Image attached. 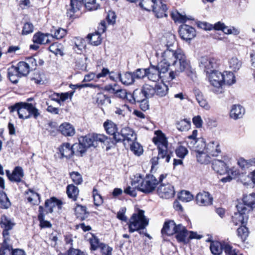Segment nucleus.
<instances>
[{
	"instance_id": "nucleus-1",
	"label": "nucleus",
	"mask_w": 255,
	"mask_h": 255,
	"mask_svg": "<svg viewBox=\"0 0 255 255\" xmlns=\"http://www.w3.org/2000/svg\"><path fill=\"white\" fill-rule=\"evenodd\" d=\"M175 37L172 34H168L165 37V41L163 42L164 49L161 52L162 57H165V59L173 61L176 59L179 60V64L175 72H171L170 76L173 78L175 74L179 72H186L187 74L192 73L190 61L187 59L184 53L181 50H176L175 46Z\"/></svg>"
},
{
	"instance_id": "nucleus-2",
	"label": "nucleus",
	"mask_w": 255,
	"mask_h": 255,
	"mask_svg": "<svg viewBox=\"0 0 255 255\" xmlns=\"http://www.w3.org/2000/svg\"><path fill=\"white\" fill-rule=\"evenodd\" d=\"M30 67L28 63L19 61L16 65H12L7 69V77L12 83H17L19 78L26 76L29 73Z\"/></svg>"
},
{
	"instance_id": "nucleus-3",
	"label": "nucleus",
	"mask_w": 255,
	"mask_h": 255,
	"mask_svg": "<svg viewBox=\"0 0 255 255\" xmlns=\"http://www.w3.org/2000/svg\"><path fill=\"white\" fill-rule=\"evenodd\" d=\"M144 213L143 210H139L137 213L132 214L128 223L129 233H133L139 229H145L148 225V220Z\"/></svg>"
},
{
	"instance_id": "nucleus-4",
	"label": "nucleus",
	"mask_w": 255,
	"mask_h": 255,
	"mask_svg": "<svg viewBox=\"0 0 255 255\" xmlns=\"http://www.w3.org/2000/svg\"><path fill=\"white\" fill-rule=\"evenodd\" d=\"M158 185L157 179L151 174H147L141 182L137 185V189L145 194H148L155 190Z\"/></svg>"
},
{
	"instance_id": "nucleus-5",
	"label": "nucleus",
	"mask_w": 255,
	"mask_h": 255,
	"mask_svg": "<svg viewBox=\"0 0 255 255\" xmlns=\"http://www.w3.org/2000/svg\"><path fill=\"white\" fill-rule=\"evenodd\" d=\"M82 143L87 147H96L99 142L104 143L108 138L104 134L89 133L80 137Z\"/></svg>"
},
{
	"instance_id": "nucleus-6",
	"label": "nucleus",
	"mask_w": 255,
	"mask_h": 255,
	"mask_svg": "<svg viewBox=\"0 0 255 255\" xmlns=\"http://www.w3.org/2000/svg\"><path fill=\"white\" fill-rule=\"evenodd\" d=\"M237 212L234 213L232 216V221L235 225L241 224L246 225L248 220V213L250 210L243 203H239L236 205Z\"/></svg>"
},
{
	"instance_id": "nucleus-7",
	"label": "nucleus",
	"mask_w": 255,
	"mask_h": 255,
	"mask_svg": "<svg viewBox=\"0 0 255 255\" xmlns=\"http://www.w3.org/2000/svg\"><path fill=\"white\" fill-rule=\"evenodd\" d=\"M219 65L218 60L212 56H203L199 59V66L206 74L214 71Z\"/></svg>"
},
{
	"instance_id": "nucleus-8",
	"label": "nucleus",
	"mask_w": 255,
	"mask_h": 255,
	"mask_svg": "<svg viewBox=\"0 0 255 255\" xmlns=\"http://www.w3.org/2000/svg\"><path fill=\"white\" fill-rule=\"evenodd\" d=\"M163 58V60L161 61L157 66L160 73L161 75L162 74L165 73L169 69V67L170 66H172L174 67V69L173 70L172 68L171 69V71L169 73V77L168 79L170 80H172L175 78L176 76L179 75V74L181 72H179L178 73H175L174 77L172 78V77L170 76V73L171 72H175L176 69L177 68L178 65L179 64V60L176 59V60H173V61L167 60L165 59V57H162Z\"/></svg>"
},
{
	"instance_id": "nucleus-9",
	"label": "nucleus",
	"mask_w": 255,
	"mask_h": 255,
	"mask_svg": "<svg viewBox=\"0 0 255 255\" xmlns=\"http://www.w3.org/2000/svg\"><path fill=\"white\" fill-rule=\"evenodd\" d=\"M136 139V135L132 129L128 127H125L121 129L115 135V141L116 142H123L125 140L134 141Z\"/></svg>"
},
{
	"instance_id": "nucleus-10",
	"label": "nucleus",
	"mask_w": 255,
	"mask_h": 255,
	"mask_svg": "<svg viewBox=\"0 0 255 255\" xmlns=\"http://www.w3.org/2000/svg\"><path fill=\"white\" fill-rule=\"evenodd\" d=\"M160 134L153 138V142L157 146V149L159 150V155L163 157L165 152L173 154V151L168 149V141L164 134L160 131Z\"/></svg>"
},
{
	"instance_id": "nucleus-11",
	"label": "nucleus",
	"mask_w": 255,
	"mask_h": 255,
	"mask_svg": "<svg viewBox=\"0 0 255 255\" xmlns=\"http://www.w3.org/2000/svg\"><path fill=\"white\" fill-rule=\"evenodd\" d=\"M28 105L27 102H18L8 107L10 113L16 112L20 119H27Z\"/></svg>"
},
{
	"instance_id": "nucleus-12",
	"label": "nucleus",
	"mask_w": 255,
	"mask_h": 255,
	"mask_svg": "<svg viewBox=\"0 0 255 255\" xmlns=\"http://www.w3.org/2000/svg\"><path fill=\"white\" fill-rule=\"evenodd\" d=\"M15 224L6 215H2L0 219V227L2 229V237L3 239L10 240L9 231L11 230Z\"/></svg>"
},
{
	"instance_id": "nucleus-13",
	"label": "nucleus",
	"mask_w": 255,
	"mask_h": 255,
	"mask_svg": "<svg viewBox=\"0 0 255 255\" xmlns=\"http://www.w3.org/2000/svg\"><path fill=\"white\" fill-rule=\"evenodd\" d=\"M178 32L181 38L186 41H190L196 36L195 28L187 24L181 25Z\"/></svg>"
},
{
	"instance_id": "nucleus-14",
	"label": "nucleus",
	"mask_w": 255,
	"mask_h": 255,
	"mask_svg": "<svg viewBox=\"0 0 255 255\" xmlns=\"http://www.w3.org/2000/svg\"><path fill=\"white\" fill-rule=\"evenodd\" d=\"M158 195L162 198L169 199L175 195L174 187L169 184L161 183L157 190Z\"/></svg>"
},
{
	"instance_id": "nucleus-15",
	"label": "nucleus",
	"mask_w": 255,
	"mask_h": 255,
	"mask_svg": "<svg viewBox=\"0 0 255 255\" xmlns=\"http://www.w3.org/2000/svg\"><path fill=\"white\" fill-rule=\"evenodd\" d=\"M52 41V34L48 33H43L38 31L35 33L32 37L33 43L37 44L45 45L50 43Z\"/></svg>"
},
{
	"instance_id": "nucleus-16",
	"label": "nucleus",
	"mask_w": 255,
	"mask_h": 255,
	"mask_svg": "<svg viewBox=\"0 0 255 255\" xmlns=\"http://www.w3.org/2000/svg\"><path fill=\"white\" fill-rule=\"evenodd\" d=\"M5 173L8 179L11 182L16 183L21 182L22 178L24 176L23 170L20 166H16L11 173L8 170H6Z\"/></svg>"
},
{
	"instance_id": "nucleus-17",
	"label": "nucleus",
	"mask_w": 255,
	"mask_h": 255,
	"mask_svg": "<svg viewBox=\"0 0 255 255\" xmlns=\"http://www.w3.org/2000/svg\"><path fill=\"white\" fill-rule=\"evenodd\" d=\"M211 84L214 87H220L223 85L224 74L215 69L214 71L206 74Z\"/></svg>"
},
{
	"instance_id": "nucleus-18",
	"label": "nucleus",
	"mask_w": 255,
	"mask_h": 255,
	"mask_svg": "<svg viewBox=\"0 0 255 255\" xmlns=\"http://www.w3.org/2000/svg\"><path fill=\"white\" fill-rule=\"evenodd\" d=\"M196 203L203 206H206L212 204L213 198L208 192L203 191L198 193L196 196Z\"/></svg>"
},
{
	"instance_id": "nucleus-19",
	"label": "nucleus",
	"mask_w": 255,
	"mask_h": 255,
	"mask_svg": "<svg viewBox=\"0 0 255 255\" xmlns=\"http://www.w3.org/2000/svg\"><path fill=\"white\" fill-rule=\"evenodd\" d=\"M202 144L205 147L204 150L212 156H217L221 153L220 144L218 141L210 142L206 146L204 142L201 140Z\"/></svg>"
},
{
	"instance_id": "nucleus-20",
	"label": "nucleus",
	"mask_w": 255,
	"mask_h": 255,
	"mask_svg": "<svg viewBox=\"0 0 255 255\" xmlns=\"http://www.w3.org/2000/svg\"><path fill=\"white\" fill-rule=\"evenodd\" d=\"M152 10L157 18L167 16L166 13L167 10V6L162 3L161 0H155V5Z\"/></svg>"
},
{
	"instance_id": "nucleus-21",
	"label": "nucleus",
	"mask_w": 255,
	"mask_h": 255,
	"mask_svg": "<svg viewBox=\"0 0 255 255\" xmlns=\"http://www.w3.org/2000/svg\"><path fill=\"white\" fill-rule=\"evenodd\" d=\"M62 202L61 201L57 199L56 197H53L49 199H47L45 202V207L46 209L44 210L46 214L53 212V208L57 206L58 209H61Z\"/></svg>"
},
{
	"instance_id": "nucleus-22",
	"label": "nucleus",
	"mask_w": 255,
	"mask_h": 255,
	"mask_svg": "<svg viewBox=\"0 0 255 255\" xmlns=\"http://www.w3.org/2000/svg\"><path fill=\"white\" fill-rule=\"evenodd\" d=\"M177 227L178 225H176L173 220L165 221L161 230V233L168 236H172L175 234Z\"/></svg>"
},
{
	"instance_id": "nucleus-23",
	"label": "nucleus",
	"mask_w": 255,
	"mask_h": 255,
	"mask_svg": "<svg viewBox=\"0 0 255 255\" xmlns=\"http://www.w3.org/2000/svg\"><path fill=\"white\" fill-rule=\"evenodd\" d=\"M213 169L220 175H224L229 173L228 167L226 164L221 160L214 159L212 161Z\"/></svg>"
},
{
	"instance_id": "nucleus-24",
	"label": "nucleus",
	"mask_w": 255,
	"mask_h": 255,
	"mask_svg": "<svg viewBox=\"0 0 255 255\" xmlns=\"http://www.w3.org/2000/svg\"><path fill=\"white\" fill-rule=\"evenodd\" d=\"M175 238L179 243H186V239L188 235V231L182 224H178L176 230Z\"/></svg>"
},
{
	"instance_id": "nucleus-25",
	"label": "nucleus",
	"mask_w": 255,
	"mask_h": 255,
	"mask_svg": "<svg viewBox=\"0 0 255 255\" xmlns=\"http://www.w3.org/2000/svg\"><path fill=\"white\" fill-rule=\"evenodd\" d=\"M59 151L62 157L70 158L74 153L73 145L71 146L69 143H63L59 147Z\"/></svg>"
},
{
	"instance_id": "nucleus-26",
	"label": "nucleus",
	"mask_w": 255,
	"mask_h": 255,
	"mask_svg": "<svg viewBox=\"0 0 255 255\" xmlns=\"http://www.w3.org/2000/svg\"><path fill=\"white\" fill-rule=\"evenodd\" d=\"M245 113V108L240 105H233L230 111V117L234 120L242 118Z\"/></svg>"
},
{
	"instance_id": "nucleus-27",
	"label": "nucleus",
	"mask_w": 255,
	"mask_h": 255,
	"mask_svg": "<svg viewBox=\"0 0 255 255\" xmlns=\"http://www.w3.org/2000/svg\"><path fill=\"white\" fill-rule=\"evenodd\" d=\"M59 131L64 136H72L74 135L75 129L70 124L65 123L59 127Z\"/></svg>"
},
{
	"instance_id": "nucleus-28",
	"label": "nucleus",
	"mask_w": 255,
	"mask_h": 255,
	"mask_svg": "<svg viewBox=\"0 0 255 255\" xmlns=\"http://www.w3.org/2000/svg\"><path fill=\"white\" fill-rule=\"evenodd\" d=\"M39 214L38 215V220L39 221V226L40 228H50L52 224L50 222L44 220V216L46 214L44 213V209L42 206L39 207Z\"/></svg>"
},
{
	"instance_id": "nucleus-29",
	"label": "nucleus",
	"mask_w": 255,
	"mask_h": 255,
	"mask_svg": "<svg viewBox=\"0 0 255 255\" xmlns=\"http://www.w3.org/2000/svg\"><path fill=\"white\" fill-rule=\"evenodd\" d=\"M104 127L108 134L113 135L115 140V135L118 132L117 125L112 121L107 120L104 123Z\"/></svg>"
},
{
	"instance_id": "nucleus-30",
	"label": "nucleus",
	"mask_w": 255,
	"mask_h": 255,
	"mask_svg": "<svg viewBox=\"0 0 255 255\" xmlns=\"http://www.w3.org/2000/svg\"><path fill=\"white\" fill-rule=\"evenodd\" d=\"M224 243H220L217 241H212L210 246L211 253L214 255H220L224 250Z\"/></svg>"
},
{
	"instance_id": "nucleus-31",
	"label": "nucleus",
	"mask_w": 255,
	"mask_h": 255,
	"mask_svg": "<svg viewBox=\"0 0 255 255\" xmlns=\"http://www.w3.org/2000/svg\"><path fill=\"white\" fill-rule=\"evenodd\" d=\"M117 76V78L125 85L132 84L135 81L132 72H127L123 75L119 73Z\"/></svg>"
},
{
	"instance_id": "nucleus-32",
	"label": "nucleus",
	"mask_w": 255,
	"mask_h": 255,
	"mask_svg": "<svg viewBox=\"0 0 255 255\" xmlns=\"http://www.w3.org/2000/svg\"><path fill=\"white\" fill-rule=\"evenodd\" d=\"M173 156V154H170L169 153L164 152V153L163 154V157H161L159 155V150H158V156L152 157L150 160V162L151 164V170H152L155 166L158 164V160L159 159H165V162L168 163L170 158Z\"/></svg>"
},
{
	"instance_id": "nucleus-33",
	"label": "nucleus",
	"mask_w": 255,
	"mask_h": 255,
	"mask_svg": "<svg viewBox=\"0 0 255 255\" xmlns=\"http://www.w3.org/2000/svg\"><path fill=\"white\" fill-rule=\"evenodd\" d=\"M76 218L80 221H82L88 217L89 212L87 211V208L85 206L77 205L75 208Z\"/></svg>"
},
{
	"instance_id": "nucleus-34",
	"label": "nucleus",
	"mask_w": 255,
	"mask_h": 255,
	"mask_svg": "<svg viewBox=\"0 0 255 255\" xmlns=\"http://www.w3.org/2000/svg\"><path fill=\"white\" fill-rule=\"evenodd\" d=\"M196 158L198 162L201 164H208L211 161V156L204 149L203 151H196Z\"/></svg>"
},
{
	"instance_id": "nucleus-35",
	"label": "nucleus",
	"mask_w": 255,
	"mask_h": 255,
	"mask_svg": "<svg viewBox=\"0 0 255 255\" xmlns=\"http://www.w3.org/2000/svg\"><path fill=\"white\" fill-rule=\"evenodd\" d=\"M243 205L248 206L250 211L255 208V193H252L249 195H244L243 198Z\"/></svg>"
},
{
	"instance_id": "nucleus-36",
	"label": "nucleus",
	"mask_w": 255,
	"mask_h": 255,
	"mask_svg": "<svg viewBox=\"0 0 255 255\" xmlns=\"http://www.w3.org/2000/svg\"><path fill=\"white\" fill-rule=\"evenodd\" d=\"M129 97L132 99H129L130 103L133 104L135 102L141 101L142 100L146 98L142 92V89H136L134 90L132 94L129 95Z\"/></svg>"
},
{
	"instance_id": "nucleus-37",
	"label": "nucleus",
	"mask_w": 255,
	"mask_h": 255,
	"mask_svg": "<svg viewBox=\"0 0 255 255\" xmlns=\"http://www.w3.org/2000/svg\"><path fill=\"white\" fill-rule=\"evenodd\" d=\"M9 240L3 239L0 248V255H12L13 249L12 246L8 244Z\"/></svg>"
},
{
	"instance_id": "nucleus-38",
	"label": "nucleus",
	"mask_w": 255,
	"mask_h": 255,
	"mask_svg": "<svg viewBox=\"0 0 255 255\" xmlns=\"http://www.w3.org/2000/svg\"><path fill=\"white\" fill-rule=\"evenodd\" d=\"M49 50L55 55H59L61 56L64 55V47L62 44L58 42H53L48 47Z\"/></svg>"
},
{
	"instance_id": "nucleus-39",
	"label": "nucleus",
	"mask_w": 255,
	"mask_h": 255,
	"mask_svg": "<svg viewBox=\"0 0 255 255\" xmlns=\"http://www.w3.org/2000/svg\"><path fill=\"white\" fill-rule=\"evenodd\" d=\"M154 88L155 95L161 97L165 96L168 90L167 86L163 83H155Z\"/></svg>"
},
{
	"instance_id": "nucleus-40",
	"label": "nucleus",
	"mask_w": 255,
	"mask_h": 255,
	"mask_svg": "<svg viewBox=\"0 0 255 255\" xmlns=\"http://www.w3.org/2000/svg\"><path fill=\"white\" fill-rule=\"evenodd\" d=\"M155 84L154 85L144 84L142 86V92L146 98H150L155 95Z\"/></svg>"
},
{
	"instance_id": "nucleus-41",
	"label": "nucleus",
	"mask_w": 255,
	"mask_h": 255,
	"mask_svg": "<svg viewBox=\"0 0 255 255\" xmlns=\"http://www.w3.org/2000/svg\"><path fill=\"white\" fill-rule=\"evenodd\" d=\"M66 192L68 197L74 201H76L79 194V189L77 186L73 184L68 185L67 186Z\"/></svg>"
},
{
	"instance_id": "nucleus-42",
	"label": "nucleus",
	"mask_w": 255,
	"mask_h": 255,
	"mask_svg": "<svg viewBox=\"0 0 255 255\" xmlns=\"http://www.w3.org/2000/svg\"><path fill=\"white\" fill-rule=\"evenodd\" d=\"M83 3V0H71L70 6L71 7L67 10V13H69L70 16L72 15L71 13H74L77 10H80Z\"/></svg>"
},
{
	"instance_id": "nucleus-43",
	"label": "nucleus",
	"mask_w": 255,
	"mask_h": 255,
	"mask_svg": "<svg viewBox=\"0 0 255 255\" xmlns=\"http://www.w3.org/2000/svg\"><path fill=\"white\" fill-rule=\"evenodd\" d=\"M230 68L234 72L238 71L242 67V62L236 57H233L229 61Z\"/></svg>"
},
{
	"instance_id": "nucleus-44",
	"label": "nucleus",
	"mask_w": 255,
	"mask_h": 255,
	"mask_svg": "<svg viewBox=\"0 0 255 255\" xmlns=\"http://www.w3.org/2000/svg\"><path fill=\"white\" fill-rule=\"evenodd\" d=\"M96 103L98 106L108 105L111 103V100L108 96L98 93L96 97Z\"/></svg>"
},
{
	"instance_id": "nucleus-45",
	"label": "nucleus",
	"mask_w": 255,
	"mask_h": 255,
	"mask_svg": "<svg viewBox=\"0 0 255 255\" xmlns=\"http://www.w3.org/2000/svg\"><path fill=\"white\" fill-rule=\"evenodd\" d=\"M87 38L91 45L95 46L100 45L102 41L101 35L96 32L95 33L89 34L87 36Z\"/></svg>"
},
{
	"instance_id": "nucleus-46",
	"label": "nucleus",
	"mask_w": 255,
	"mask_h": 255,
	"mask_svg": "<svg viewBox=\"0 0 255 255\" xmlns=\"http://www.w3.org/2000/svg\"><path fill=\"white\" fill-rule=\"evenodd\" d=\"M75 45L73 49L77 53H80L82 50L85 48L86 42L85 40L80 37H77L75 39Z\"/></svg>"
},
{
	"instance_id": "nucleus-47",
	"label": "nucleus",
	"mask_w": 255,
	"mask_h": 255,
	"mask_svg": "<svg viewBox=\"0 0 255 255\" xmlns=\"http://www.w3.org/2000/svg\"><path fill=\"white\" fill-rule=\"evenodd\" d=\"M155 0H139L138 5L143 9L150 11L155 5Z\"/></svg>"
},
{
	"instance_id": "nucleus-48",
	"label": "nucleus",
	"mask_w": 255,
	"mask_h": 255,
	"mask_svg": "<svg viewBox=\"0 0 255 255\" xmlns=\"http://www.w3.org/2000/svg\"><path fill=\"white\" fill-rule=\"evenodd\" d=\"M73 148L74 151L75 149H76L75 154L80 156H82L88 149V147H86L83 143H82V140L80 138L79 139V142L78 143L73 144Z\"/></svg>"
},
{
	"instance_id": "nucleus-49",
	"label": "nucleus",
	"mask_w": 255,
	"mask_h": 255,
	"mask_svg": "<svg viewBox=\"0 0 255 255\" xmlns=\"http://www.w3.org/2000/svg\"><path fill=\"white\" fill-rule=\"evenodd\" d=\"M92 238L89 239V243L90 244V250L92 251H96L100 248L101 243L99 239L94 234L91 233Z\"/></svg>"
},
{
	"instance_id": "nucleus-50",
	"label": "nucleus",
	"mask_w": 255,
	"mask_h": 255,
	"mask_svg": "<svg viewBox=\"0 0 255 255\" xmlns=\"http://www.w3.org/2000/svg\"><path fill=\"white\" fill-rule=\"evenodd\" d=\"M28 115L27 116V119L31 117H33L35 119H37L40 116L39 110L31 103H28Z\"/></svg>"
},
{
	"instance_id": "nucleus-51",
	"label": "nucleus",
	"mask_w": 255,
	"mask_h": 255,
	"mask_svg": "<svg viewBox=\"0 0 255 255\" xmlns=\"http://www.w3.org/2000/svg\"><path fill=\"white\" fill-rule=\"evenodd\" d=\"M177 128L180 131H186L189 129L191 125L190 121L184 119L176 123Z\"/></svg>"
},
{
	"instance_id": "nucleus-52",
	"label": "nucleus",
	"mask_w": 255,
	"mask_h": 255,
	"mask_svg": "<svg viewBox=\"0 0 255 255\" xmlns=\"http://www.w3.org/2000/svg\"><path fill=\"white\" fill-rule=\"evenodd\" d=\"M10 205V202L7 197L6 193L0 191V208L7 209Z\"/></svg>"
},
{
	"instance_id": "nucleus-53",
	"label": "nucleus",
	"mask_w": 255,
	"mask_h": 255,
	"mask_svg": "<svg viewBox=\"0 0 255 255\" xmlns=\"http://www.w3.org/2000/svg\"><path fill=\"white\" fill-rule=\"evenodd\" d=\"M223 74V84L231 85L235 82V76L232 72H225Z\"/></svg>"
},
{
	"instance_id": "nucleus-54",
	"label": "nucleus",
	"mask_w": 255,
	"mask_h": 255,
	"mask_svg": "<svg viewBox=\"0 0 255 255\" xmlns=\"http://www.w3.org/2000/svg\"><path fill=\"white\" fill-rule=\"evenodd\" d=\"M178 198L179 200L184 202H188L193 199V196L190 192L185 190L181 191L178 195Z\"/></svg>"
},
{
	"instance_id": "nucleus-55",
	"label": "nucleus",
	"mask_w": 255,
	"mask_h": 255,
	"mask_svg": "<svg viewBox=\"0 0 255 255\" xmlns=\"http://www.w3.org/2000/svg\"><path fill=\"white\" fill-rule=\"evenodd\" d=\"M238 235L244 242L249 236V232L246 225H242L237 230Z\"/></svg>"
},
{
	"instance_id": "nucleus-56",
	"label": "nucleus",
	"mask_w": 255,
	"mask_h": 255,
	"mask_svg": "<svg viewBox=\"0 0 255 255\" xmlns=\"http://www.w3.org/2000/svg\"><path fill=\"white\" fill-rule=\"evenodd\" d=\"M132 143L130 144V150L134 154L140 156L143 153V148L138 142L131 141Z\"/></svg>"
},
{
	"instance_id": "nucleus-57",
	"label": "nucleus",
	"mask_w": 255,
	"mask_h": 255,
	"mask_svg": "<svg viewBox=\"0 0 255 255\" xmlns=\"http://www.w3.org/2000/svg\"><path fill=\"white\" fill-rule=\"evenodd\" d=\"M28 191L32 193V197H28L27 198L28 201L33 205L38 204L40 203V195L31 189H29Z\"/></svg>"
},
{
	"instance_id": "nucleus-58",
	"label": "nucleus",
	"mask_w": 255,
	"mask_h": 255,
	"mask_svg": "<svg viewBox=\"0 0 255 255\" xmlns=\"http://www.w3.org/2000/svg\"><path fill=\"white\" fill-rule=\"evenodd\" d=\"M224 252L226 255H242L238 250L234 249L229 244L224 243Z\"/></svg>"
},
{
	"instance_id": "nucleus-59",
	"label": "nucleus",
	"mask_w": 255,
	"mask_h": 255,
	"mask_svg": "<svg viewBox=\"0 0 255 255\" xmlns=\"http://www.w3.org/2000/svg\"><path fill=\"white\" fill-rule=\"evenodd\" d=\"M172 17L175 22H179L180 23H184L187 20L192 19L190 17H188L186 15H183L178 12L176 13H172Z\"/></svg>"
},
{
	"instance_id": "nucleus-60",
	"label": "nucleus",
	"mask_w": 255,
	"mask_h": 255,
	"mask_svg": "<svg viewBox=\"0 0 255 255\" xmlns=\"http://www.w3.org/2000/svg\"><path fill=\"white\" fill-rule=\"evenodd\" d=\"M70 176L73 182L77 185L81 184L83 182L82 175L78 172L73 171L70 173Z\"/></svg>"
},
{
	"instance_id": "nucleus-61",
	"label": "nucleus",
	"mask_w": 255,
	"mask_h": 255,
	"mask_svg": "<svg viewBox=\"0 0 255 255\" xmlns=\"http://www.w3.org/2000/svg\"><path fill=\"white\" fill-rule=\"evenodd\" d=\"M133 73V77L134 79H142L145 77H146L147 71L146 68H138L136 69Z\"/></svg>"
},
{
	"instance_id": "nucleus-62",
	"label": "nucleus",
	"mask_w": 255,
	"mask_h": 255,
	"mask_svg": "<svg viewBox=\"0 0 255 255\" xmlns=\"http://www.w3.org/2000/svg\"><path fill=\"white\" fill-rule=\"evenodd\" d=\"M99 249L102 255H112L113 248L108 245L105 243L101 244Z\"/></svg>"
},
{
	"instance_id": "nucleus-63",
	"label": "nucleus",
	"mask_w": 255,
	"mask_h": 255,
	"mask_svg": "<svg viewBox=\"0 0 255 255\" xmlns=\"http://www.w3.org/2000/svg\"><path fill=\"white\" fill-rule=\"evenodd\" d=\"M34 26L30 22H26L24 24L21 32L22 35H27L32 33L33 31Z\"/></svg>"
},
{
	"instance_id": "nucleus-64",
	"label": "nucleus",
	"mask_w": 255,
	"mask_h": 255,
	"mask_svg": "<svg viewBox=\"0 0 255 255\" xmlns=\"http://www.w3.org/2000/svg\"><path fill=\"white\" fill-rule=\"evenodd\" d=\"M51 34L52 36V40L54 38L60 39L62 38L66 34V31L63 28H58L55 30L54 34Z\"/></svg>"
}]
</instances>
